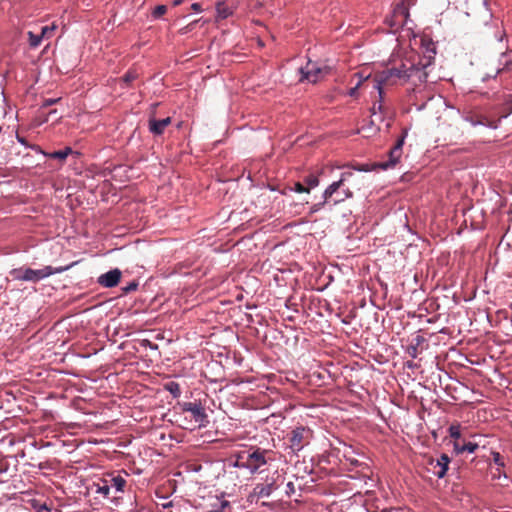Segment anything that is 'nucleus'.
<instances>
[{"label":"nucleus","mask_w":512,"mask_h":512,"mask_svg":"<svg viewBox=\"0 0 512 512\" xmlns=\"http://www.w3.org/2000/svg\"><path fill=\"white\" fill-rule=\"evenodd\" d=\"M287 488H288L289 490L293 491V490H294V485H293V483H292V482L287 483Z\"/></svg>","instance_id":"79ce46f5"},{"label":"nucleus","mask_w":512,"mask_h":512,"mask_svg":"<svg viewBox=\"0 0 512 512\" xmlns=\"http://www.w3.org/2000/svg\"><path fill=\"white\" fill-rule=\"evenodd\" d=\"M303 181L307 185L306 188H309V191L319 185L318 176L314 174L306 176Z\"/></svg>","instance_id":"393cba45"},{"label":"nucleus","mask_w":512,"mask_h":512,"mask_svg":"<svg viewBox=\"0 0 512 512\" xmlns=\"http://www.w3.org/2000/svg\"><path fill=\"white\" fill-rule=\"evenodd\" d=\"M172 506H173L172 501H168V502L162 504L163 509H168V508H171Z\"/></svg>","instance_id":"ea45409f"},{"label":"nucleus","mask_w":512,"mask_h":512,"mask_svg":"<svg viewBox=\"0 0 512 512\" xmlns=\"http://www.w3.org/2000/svg\"><path fill=\"white\" fill-rule=\"evenodd\" d=\"M53 30H54V27L44 26V27H42L40 34L44 37L48 33H51Z\"/></svg>","instance_id":"72a5a7b5"},{"label":"nucleus","mask_w":512,"mask_h":512,"mask_svg":"<svg viewBox=\"0 0 512 512\" xmlns=\"http://www.w3.org/2000/svg\"><path fill=\"white\" fill-rule=\"evenodd\" d=\"M379 129L374 119H371L368 124L361 127V131L367 133V136L377 133Z\"/></svg>","instance_id":"4be33fe9"},{"label":"nucleus","mask_w":512,"mask_h":512,"mask_svg":"<svg viewBox=\"0 0 512 512\" xmlns=\"http://www.w3.org/2000/svg\"><path fill=\"white\" fill-rule=\"evenodd\" d=\"M28 37H29V45L32 48L38 47L43 39V36L41 34H35L32 31L28 32Z\"/></svg>","instance_id":"b1692460"},{"label":"nucleus","mask_w":512,"mask_h":512,"mask_svg":"<svg viewBox=\"0 0 512 512\" xmlns=\"http://www.w3.org/2000/svg\"><path fill=\"white\" fill-rule=\"evenodd\" d=\"M232 14L233 9L224 2H218L216 4V21L227 19Z\"/></svg>","instance_id":"a211bd4d"},{"label":"nucleus","mask_w":512,"mask_h":512,"mask_svg":"<svg viewBox=\"0 0 512 512\" xmlns=\"http://www.w3.org/2000/svg\"><path fill=\"white\" fill-rule=\"evenodd\" d=\"M312 438V430L305 426H298L294 428L289 436V448L293 453L300 452L306 445L309 444Z\"/></svg>","instance_id":"423d86ee"},{"label":"nucleus","mask_w":512,"mask_h":512,"mask_svg":"<svg viewBox=\"0 0 512 512\" xmlns=\"http://www.w3.org/2000/svg\"><path fill=\"white\" fill-rule=\"evenodd\" d=\"M290 191H294L297 193H309V188H306L302 183L297 182L294 184V187L289 188Z\"/></svg>","instance_id":"cd10ccee"},{"label":"nucleus","mask_w":512,"mask_h":512,"mask_svg":"<svg viewBox=\"0 0 512 512\" xmlns=\"http://www.w3.org/2000/svg\"><path fill=\"white\" fill-rule=\"evenodd\" d=\"M351 464H353V465H360L358 460H351Z\"/></svg>","instance_id":"c03bdc74"},{"label":"nucleus","mask_w":512,"mask_h":512,"mask_svg":"<svg viewBox=\"0 0 512 512\" xmlns=\"http://www.w3.org/2000/svg\"><path fill=\"white\" fill-rule=\"evenodd\" d=\"M372 119L375 120L376 124H377V122H383L384 121V113L383 114L378 113V116L377 117H372Z\"/></svg>","instance_id":"4c0bfd02"},{"label":"nucleus","mask_w":512,"mask_h":512,"mask_svg":"<svg viewBox=\"0 0 512 512\" xmlns=\"http://www.w3.org/2000/svg\"><path fill=\"white\" fill-rule=\"evenodd\" d=\"M137 73L135 71H131L129 70L128 72H126L123 76V81L126 83V84H130L131 82H133L136 78H137Z\"/></svg>","instance_id":"bb28decb"},{"label":"nucleus","mask_w":512,"mask_h":512,"mask_svg":"<svg viewBox=\"0 0 512 512\" xmlns=\"http://www.w3.org/2000/svg\"><path fill=\"white\" fill-rule=\"evenodd\" d=\"M108 481L110 484V489L114 488L117 492L124 491L126 480L122 476H112L110 479H108Z\"/></svg>","instance_id":"6ab92c4d"},{"label":"nucleus","mask_w":512,"mask_h":512,"mask_svg":"<svg viewBox=\"0 0 512 512\" xmlns=\"http://www.w3.org/2000/svg\"><path fill=\"white\" fill-rule=\"evenodd\" d=\"M182 410L190 412L194 420L199 423L200 426H205L208 422L207 414L200 402H185L182 404Z\"/></svg>","instance_id":"f8f14e48"},{"label":"nucleus","mask_w":512,"mask_h":512,"mask_svg":"<svg viewBox=\"0 0 512 512\" xmlns=\"http://www.w3.org/2000/svg\"><path fill=\"white\" fill-rule=\"evenodd\" d=\"M510 108L509 112L500 115L497 119L492 118L490 116L484 115L482 112L477 110L476 108L474 110H471L467 112L466 119L472 124V125H483L490 128H497L498 122L501 120V118L507 117L511 111H512V100L509 103Z\"/></svg>","instance_id":"0eeeda50"},{"label":"nucleus","mask_w":512,"mask_h":512,"mask_svg":"<svg viewBox=\"0 0 512 512\" xmlns=\"http://www.w3.org/2000/svg\"><path fill=\"white\" fill-rule=\"evenodd\" d=\"M171 123V118L166 117L163 119H150L149 131L154 135H161L165 128Z\"/></svg>","instance_id":"dca6fc26"},{"label":"nucleus","mask_w":512,"mask_h":512,"mask_svg":"<svg viewBox=\"0 0 512 512\" xmlns=\"http://www.w3.org/2000/svg\"><path fill=\"white\" fill-rule=\"evenodd\" d=\"M360 86H361V80H358V81H357V83H356V85H355L354 87L350 88L347 94H348L349 96H351V97L356 96V95H357V90H358V88H359Z\"/></svg>","instance_id":"473e14b6"},{"label":"nucleus","mask_w":512,"mask_h":512,"mask_svg":"<svg viewBox=\"0 0 512 512\" xmlns=\"http://www.w3.org/2000/svg\"><path fill=\"white\" fill-rule=\"evenodd\" d=\"M266 451L256 449L247 456V461L242 466L247 468L252 474L256 473L262 466L266 465Z\"/></svg>","instance_id":"9b49d317"},{"label":"nucleus","mask_w":512,"mask_h":512,"mask_svg":"<svg viewBox=\"0 0 512 512\" xmlns=\"http://www.w3.org/2000/svg\"><path fill=\"white\" fill-rule=\"evenodd\" d=\"M73 153V150L71 147H65L62 150L54 151L51 153L45 154L47 157L52 159H59L61 161L65 160L70 154Z\"/></svg>","instance_id":"aec40b11"},{"label":"nucleus","mask_w":512,"mask_h":512,"mask_svg":"<svg viewBox=\"0 0 512 512\" xmlns=\"http://www.w3.org/2000/svg\"><path fill=\"white\" fill-rule=\"evenodd\" d=\"M55 114H57V110L56 109H53V110L49 111V113H48V115H47V117H46V119L44 121L47 122L49 120L50 116L55 115Z\"/></svg>","instance_id":"a19ab883"},{"label":"nucleus","mask_w":512,"mask_h":512,"mask_svg":"<svg viewBox=\"0 0 512 512\" xmlns=\"http://www.w3.org/2000/svg\"><path fill=\"white\" fill-rule=\"evenodd\" d=\"M426 348L427 341L419 332L409 337L404 346L405 353L411 359H416Z\"/></svg>","instance_id":"9d476101"},{"label":"nucleus","mask_w":512,"mask_h":512,"mask_svg":"<svg viewBox=\"0 0 512 512\" xmlns=\"http://www.w3.org/2000/svg\"><path fill=\"white\" fill-rule=\"evenodd\" d=\"M492 456H493V461H494L495 464H497L498 466H501V467L504 466V461H503V458L500 455V453L493 452Z\"/></svg>","instance_id":"7c9ffc66"},{"label":"nucleus","mask_w":512,"mask_h":512,"mask_svg":"<svg viewBox=\"0 0 512 512\" xmlns=\"http://www.w3.org/2000/svg\"><path fill=\"white\" fill-rule=\"evenodd\" d=\"M299 73V81L304 82L307 81L309 83H316L320 80L322 75L328 73V67H320L317 65V63H313L311 61H308L307 65L305 67H300L298 69Z\"/></svg>","instance_id":"1a4fd4ad"},{"label":"nucleus","mask_w":512,"mask_h":512,"mask_svg":"<svg viewBox=\"0 0 512 512\" xmlns=\"http://www.w3.org/2000/svg\"><path fill=\"white\" fill-rule=\"evenodd\" d=\"M142 346L149 347L150 349H157L158 348L156 344L151 343L149 340H143Z\"/></svg>","instance_id":"c9c22d12"},{"label":"nucleus","mask_w":512,"mask_h":512,"mask_svg":"<svg viewBox=\"0 0 512 512\" xmlns=\"http://www.w3.org/2000/svg\"><path fill=\"white\" fill-rule=\"evenodd\" d=\"M167 11V7L165 5H158L152 12L154 18H159L164 15Z\"/></svg>","instance_id":"a878e982"},{"label":"nucleus","mask_w":512,"mask_h":512,"mask_svg":"<svg viewBox=\"0 0 512 512\" xmlns=\"http://www.w3.org/2000/svg\"><path fill=\"white\" fill-rule=\"evenodd\" d=\"M191 8L196 11V12H200L202 9H201V5L199 3H193L191 5Z\"/></svg>","instance_id":"58836bf2"},{"label":"nucleus","mask_w":512,"mask_h":512,"mask_svg":"<svg viewBox=\"0 0 512 512\" xmlns=\"http://www.w3.org/2000/svg\"><path fill=\"white\" fill-rule=\"evenodd\" d=\"M93 487H95V493L101 494L106 499H110V484L108 479H99L98 482L93 484Z\"/></svg>","instance_id":"f3484780"},{"label":"nucleus","mask_w":512,"mask_h":512,"mask_svg":"<svg viewBox=\"0 0 512 512\" xmlns=\"http://www.w3.org/2000/svg\"><path fill=\"white\" fill-rule=\"evenodd\" d=\"M354 77H357L358 80H361V83L364 81V80H367L369 78V76H364L362 73L358 72V73H355L354 74Z\"/></svg>","instance_id":"e433bc0d"},{"label":"nucleus","mask_w":512,"mask_h":512,"mask_svg":"<svg viewBox=\"0 0 512 512\" xmlns=\"http://www.w3.org/2000/svg\"><path fill=\"white\" fill-rule=\"evenodd\" d=\"M468 9V0L455 1V10L458 11V13H462L464 16H469Z\"/></svg>","instance_id":"5701e85b"},{"label":"nucleus","mask_w":512,"mask_h":512,"mask_svg":"<svg viewBox=\"0 0 512 512\" xmlns=\"http://www.w3.org/2000/svg\"><path fill=\"white\" fill-rule=\"evenodd\" d=\"M353 175L352 172H343L338 181L331 183L323 192L322 199L324 202H332L337 205L353 196L349 188H344V182Z\"/></svg>","instance_id":"7ed1b4c3"},{"label":"nucleus","mask_w":512,"mask_h":512,"mask_svg":"<svg viewBox=\"0 0 512 512\" xmlns=\"http://www.w3.org/2000/svg\"><path fill=\"white\" fill-rule=\"evenodd\" d=\"M165 390H167L174 398H178L181 395L180 385L175 381L166 383Z\"/></svg>","instance_id":"412c9836"},{"label":"nucleus","mask_w":512,"mask_h":512,"mask_svg":"<svg viewBox=\"0 0 512 512\" xmlns=\"http://www.w3.org/2000/svg\"><path fill=\"white\" fill-rule=\"evenodd\" d=\"M427 64H402L399 68H389L377 74L374 78V88L378 91L379 103H374L371 108V116L377 117L378 113L383 114L384 107L383 100V86L394 85L397 80L401 82L412 81L414 84L417 82L422 83L427 79L425 72Z\"/></svg>","instance_id":"f257e3e1"},{"label":"nucleus","mask_w":512,"mask_h":512,"mask_svg":"<svg viewBox=\"0 0 512 512\" xmlns=\"http://www.w3.org/2000/svg\"><path fill=\"white\" fill-rule=\"evenodd\" d=\"M228 504V502H224L222 507H225Z\"/></svg>","instance_id":"a18cd8bd"},{"label":"nucleus","mask_w":512,"mask_h":512,"mask_svg":"<svg viewBox=\"0 0 512 512\" xmlns=\"http://www.w3.org/2000/svg\"><path fill=\"white\" fill-rule=\"evenodd\" d=\"M407 134H408L407 130L404 129L402 131L401 136L397 139L394 146L390 149V151L388 153V160L378 163L379 168H381L383 170H387L390 168H394L397 165V163L399 162V160L402 156V153H403V145L405 143Z\"/></svg>","instance_id":"6e6552de"},{"label":"nucleus","mask_w":512,"mask_h":512,"mask_svg":"<svg viewBox=\"0 0 512 512\" xmlns=\"http://www.w3.org/2000/svg\"><path fill=\"white\" fill-rule=\"evenodd\" d=\"M327 203H328V202H324V199H322V201H321V202L316 203V204H314V205L311 207V213H316V212H318V211H319V210H321V209L325 206V204H327Z\"/></svg>","instance_id":"2f4dec72"},{"label":"nucleus","mask_w":512,"mask_h":512,"mask_svg":"<svg viewBox=\"0 0 512 512\" xmlns=\"http://www.w3.org/2000/svg\"><path fill=\"white\" fill-rule=\"evenodd\" d=\"M68 267H52L45 266L41 269H32V268H18L13 269L11 271V275L15 280L20 281H29V282H39L51 275L59 274L66 271Z\"/></svg>","instance_id":"20e7f679"},{"label":"nucleus","mask_w":512,"mask_h":512,"mask_svg":"<svg viewBox=\"0 0 512 512\" xmlns=\"http://www.w3.org/2000/svg\"><path fill=\"white\" fill-rule=\"evenodd\" d=\"M138 285H139V284H138V282H136V281H132V282H130L128 285H126L125 287H123V288H122V290H123V292H124V293H130V292H132V291L137 290Z\"/></svg>","instance_id":"c85d7f7f"},{"label":"nucleus","mask_w":512,"mask_h":512,"mask_svg":"<svg viewBox=\"0 0 512 512\" xmlns=\"http://www.w3.org/2000/svg\"><path fill=\"white\" fill-rule=\"evenodd\" d=\"M430 465L432 473L438 478H443L448 470V455L444 453L439 460H431Z\"/></svg>","instance_id":"2eb2a0df"},{"label":"nucleus","mask_w":512,"mask_h":512,"mask_svg":"<svg viewBox=\"0 0 512 512\" xmlns=\"http://www.w3.org/2000/svg\"><path fill=\"white\" fill-rule=\"evenodd\" d=\"M182 2H183V0H174V1H173V6H178V5H180Z\"/></svg>","instance_id":"37998d69"},{"label":"nucleus","mask_w":512,"mask_h":512,"mask_svg":"<svg viewBox=\"0 0 512 512\" xmlns=\"http://www.w3.org/2000/svg\"><path fill=\"white\" fill-rule=\"evenodd\" d=\"M276 489L275 480L271 479V481L267 480V483L256 484L253 488L252 495L257 498H268Z\"/></svg>","instance_id":"4468645a"},{"label":"nucleus","mask_w":512,"mask_h":512,"mask_svg":"<svg viewBox=\"0 0 512 512\" xmlns=\"http://www.w3.org/2000/svg\"><path fill=\"white\" fill-rule=\"evenodd\" d=\"M413 360L414 359L406 361L405 364H404L405 367L408 368V369H416V368H418V365Z\"/></svg>","instance_id":"f704fd0d"},{"label":"nucleus","mask_w":512,"mask_h":512,"mask_svg":"<svg viewBox=\"0 0 512 512\" xmlns=\"http://www.w3.org/2000/svg\"><path fill=\"white\" fill-rule=\"evenodd\" d=\"M121 275L122 272L118 268H115L100 275L97 279V282L102 287L112 288L119 283Z\"/></svg>","instance_id":"ddd939ff"},{"label":"nucleus","mask_w":512,"mask_h":512,"mask_svg":"<svg viewBox=\"0 0 512 512\" xmlns=\"http://www.w3.org/2000/svg\"><path fill=\"white\" fill-rule=\"evenodd\" d=\"M474 438L475 435H472L467 427L460 424L450 425V444L453 445V452L456 455L474 453L479 447Z\"/></svg>","instance_id":"f03ea898"},{"label":"nucleus","mask_w":512,"mask_h":512,"mask_svg":"<svg viewBox=\"0 0 512 512\" xmlns=\"http://www.w3.org/2000/svg\"><path fill=\"white\" fill-rule=\"evenodd\" d=\"M60 101V98H48V99H45L41 105V108H48L54 104H56L57 102Z\"/></svg>","instance_id":"c756f323"},{"label":"nucleus","mask_w":512,"mask_h":512,"mask_svg":"<svg viewBox=\"0 0 512 512\" xmlns=\"http://www.w3.org/2000/svg\"><path fill=\"white\" fill-rule=\"evenodd\" d=\"M416 2L417 0H401V2L395 6L392 16L386 19L389 26L395 29L407 26L409 21V9L414 6Z\"/></svg>","instance_id":"39448f33"}]
</instances>
